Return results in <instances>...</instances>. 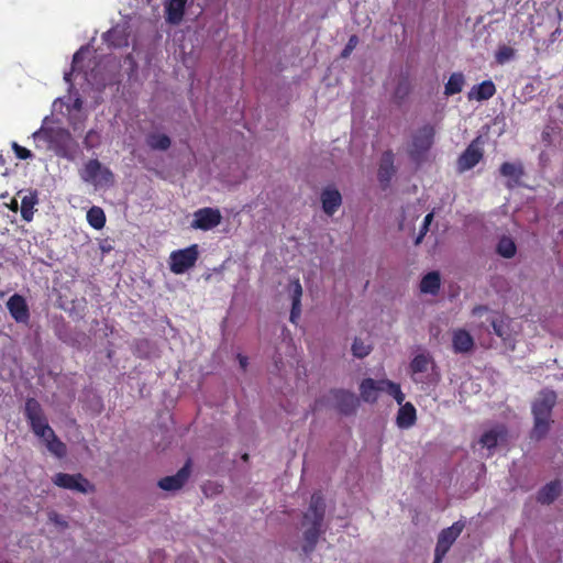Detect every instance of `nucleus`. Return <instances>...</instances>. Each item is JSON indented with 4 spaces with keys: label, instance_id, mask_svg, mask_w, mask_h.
<instances>
[{
    "label": "nucleus",
    "instance_id": "f257e3e1",
    "mask_svg": "<svg viewBox=\"0 0 563 563\" xmlns=\"http://www.w3.org/2000/svg\"><path fill=\"white\" fill-rule=\"evenodd\" d=\"M51 123V118L45 117L42 126L32 134L36 147L51 150L59 157L74 161L77 157L78 143L67 129Z\"/></svg>",
    "mask_w": 563,
    "mask_h": 563
},
{
    "label": "nucleus",
    "instance_id": "f03ea898",
    "mask_svg": "<svg viewBox=\"0 0 563 563\" xmlns=\"http://www.w3.org/2000/svg\"><path fill=\"white\" fill-rule=\"evenodd\" d=\"M324 508L325 504L322 496L318 493L313 494L302 520V526L306 528L303 531L302 552L306 556H310L314 551L319 537L323 532Z\"/></svg>",
    "mask_w": 563,
    "mask_h": 563
},
{
    "label": "nucleus",
    "instance_id": "7ed1b4c3",
    "mask_svg": "<svg viewBox=\"0 0 563 563\" xmlns=\"http://www.w3.org/2000/svg\"><path fill=\"white\" fill-rule=\"evenodd\" d=\"M472 328L474 330H477L479 333H494L514 349L509 323L504 317L483 306L475 307L472 311Z\"/></svg>",
    "mask_w": 563,
    "mask_h": 563
},
{
    "label": "nucleus",
    "instance_id": "20e7f679",
    "mask_svg": "<svg viewBox=\"0 0 563 563\" xmlns=\"http://www.w3.org/2000/svg\"><path fill=\"white\" fill-rule=\"evenodd\" d=\"M408 372L412 382L420 384L422 388L434 386L440 380L435 362L428 351H421L412 357Z\"/></svg>",
    "mask_w": 563,
    "mask_h": 563
},
{
    "label": "nucleus",
    "instance_id": "39448f33",
    "mask_svg": "<svg viewBox=\"0 0 563 563\" xmlns=\"http://www.w3.org/2000/svg\"><path fill=\"white\" fill-rule=\"evenodd\" d=\"M556 401L554 391H542L532 405L534 426L531 437L536 440L542 439L550 429L551 412Z\"/></svg>",
    "mask_w": 563,
    "mask_h": 563
},
{
    "label": "nucleus",
    "instance_id": "423d86ee",
    "mask_svg": "<svg viewBox=\"0 0 563 563\" xmlns=\"http://www.w3.org/2000/svg\"><path fill=\"white\" fill-rule=\"evenodd\" d=\"M80 178L95 187H110L113 185L112 172L98 159L88 161L80 170Z\"/></svg>",
    "mask_w": 563,
    "mask_h": 563
},
{
    "label": "nucleus",
    "instance_id": "0eeeda50",
    "mask_svg": "<svg viewBox=\"0 0 563 563\" xmlns=\"http://www.w3.org/2000/svg\"><path fill=\"white\" fill-rule=\"evenodd\" d=\"M24 413L36 437L43 439L53 435V429L47 423L41 405L35 399L30 398L26 400Z\"/></svg>",
    "mask_w": 563,
    "mask_h": 563
},
{
    "label": "nucleus",
    "instance_id": "6e6552de",
    "mask_svg": "<svg viewBox=\"0 0 563 563\" xmlns=\"http://www.w3.org/2000/svg\"><path fill=\"white\" fill-rule=\"evenodd\" d=\"M507 438L506 427L503 424H495L486 429L477 441L478 450L482 456L489 457L494 454L495 449L504 443Z\"/></svg>",
    "mask_w": 563,
    "mask_h": 563
},
{
    "label": "nucleus",
    "instance_id": "1a4fd4ad",
    "mask_svg": "<svg viewBox=\"0 0 563 563\" xmlns=\"http://www.w3.org/2000/svg\"><path fill=\"white\" fill-rule=\"evenodd\" d=\"M434 129L430 124H426L418 129L413 135L410 145V156L415 161H420L433 144Z\"/></svg>",
    "mask_w": 563,
    "mask_h": 563
},
{
    "label": "nucleus",
    "instance_id": "9d476101",
    "mask_svg": "<svg viewBox=\"0 0 563 563\" xmlns=\"http://www.w3.org/2000/svg\"><path fill=\"white\" fill-rule=\"evenodd\" d=\"M198 260V246L196 244L184 250L174 251L169 257L170 271L177 275L184 274L195 266Z\"/></svg>",
    "mask_w": 563,
    "mask_h": 563
},
{
    "label": "nucleus",
    "instance_id": "9b49d317",
    "mask_svg": "<svg viewBox=\"0 0 563 563\" xmlns=\"http://www.w3.org/2000/svg\"><path fill=\"white\" fill-rule=\"evenodd\" d=\"M464 525L461 522H454L451 527L443 529L439 537L438 542L434 550V561L433 563H441L451 545L457 539V537L463 531Z\"/></svg>",
    "mask_w": 563,
    "mask_h": 563
},
{
    "label": "nucleus",
    "instance_id": "f8f14e48",
    "mask_svg": "<svg viewBox=\"0 0 563 563\" xmlns=\"http://www.w3.org/2000/svg\"><path fill=\"white\" fill-rule=\"evenodd\" d=\"M53 483L62 488L87 494L93 489V486L81 474L57 473Z\"/></svg>",
    "mask_w": 563,
    "mask_h": 563
},
{
    "label": "nucleus",
    "instance_id": "ddd939ff",
    "mask_svg": "<svg viewBox=\"0 0 563 563\" xmlns=\"http://www.w3.org/2000/svg\"><path fill=\"white\" fill-rule=\"evenodd\" d=\"M222 216L218 209L201 208L194 212V220L190 224L192 229L208 231L218 227Z\"/></svg>",
    "mask_w": 563,
    "mask_h": 563
},
{
    "label": "nucleus",
    "instance_id": "4468645a",
    "mask_svg": "<svg viewBox=\"0 0 563 563\" xmlns=\"http://www.w3.org/2000/svg\"><path fill=\"white\" fill-rule=\"evenodd\" d=\"M483 157V150L479 147L477 140L473 141L462 153L457 161L460 172H466L473 168Z\"/></svg>",
    "mask_w": 563,
    "mask_h": 563
},
{
    "label": "nucleus",
    "instance_id": "2eb2a0df",
    "mask_svg": "<svg viewBox=\"0 0 563 563\" xmlns=\"http://www.w3.org/2000/svg\"><path fill=\"white\" fill-rule=\"evenodd\" d=\"M190 475V463L187 462L175 475L166 476L158 482V486L167 492L180 489Z\"/></svg>",
    "mask_w": 563,
    "mask_h": 563
},
{
    "label": "nucleus",
    "instance_id": "dca6fc26",
    "mask_svg": "<svg viewBox=\"0 0 563 563\" xmlns=\"http://www.w3.org/2000/svg\"><path fill=\"white\" fill-rule=\"evenodd\" d=\"M7 308L11 314V317L16 322H26L30 318L29 308L25 299L18 294H14L7 301Z\"/></svg>",
    "mask_w": 563,
    "mask_h": 563
},
{
    "label": "nucleus",
    "instance_id": "f3484780",
    "mask_svg": "<svg viewBox=\"0 0 563 563\" xmlns=\"http://www.w3.org/2000/svg\"><path fill=\"white\" fill-rule=\"evenodd\" d=\"M187 0H166L165 2V19L166 22L177 25L181 22L185 13Z\"/></svg>",
    "mask_w": 563,
    "mask_h": 563
},
{
    "label": "nucleus",
    "instance_id": "a211bd4d",
    "mask_svg": "<svg viewBox=\"0 0 563 563\" xmlns=\"http://www.w3.org/2000/svg\"><path fill=\"white\" fill-rule=\"evenodd\" d=\"M474 346L473 336L464 329L452 332V347L455 353H467Z\"/></svg>",
    "mask_w": 563,
    "mask_h": 563
},
{
    "label": "nucleus",
    "instance_id": "6ab92c4d",
    "mask_svg": "<svg viewBox=\"0 0 563 563\" xmlns=\"http://www.w3.org/2000/svg\"><path fill=\"white\" fill-rule=\"evenodd\" d=\"M322 209L328 216H333L342 203V197L339 190L325 188L321 194Z\"/></svg>",
    "mask_w": 563,
    "mask_h": 563
},
{
    "label": "nucleus",
    "instance_id": "aec40b11",
    "mask_svg": "<svg viewBox=\"0 0 563 563\" xmlns=\"http://www.w3.org/2000/svg\"><path fill=\"white\" fill-rule=\"evenodd\" d=\"M289 294L291 297L290 321L295 323L301 312L302 287L299 279H294L290 282Z\"/></svg>",
    "mask_w": 563,
    "mask_h": 563
},
{
    "label": "nucleus",
    "instance_id": "412c9836",
    "mask_svg": "<svg viewBox=\"0 0 563 563\" xmlns=\"http://www.w3.org/2000/svg\"><path fill=\"white\" fill-rule=\"evenodd\" d=\"M383 390L382 380H374L372 378L364 379L360 385L361 397L366 402H374L378 398L379 391Z\"/></svg>",
    "mask_w": 563,
    "mask_h": 563
},
{
    "label": "nucleus",
    "instance_id": "4be33fe9",
    "mask_svg": "<svg viewBox=\"0 0 563 563\" xmlns=\"http://www.w3.org/2000/svg\"><path fill=\"white\" fill-rule=\"evenodd\" d=\"M496 92L495 85L492 80H485L481 82L479 85L473 86V88L470 90L467 98L470 100H487L492 98Z\"/></svg>",
    "mask_w": 563,
    "mask_h": 563
},
{
    "label": "nucleus",
    "instance_id": "5701e85b",
    "mask_svg": "<svg viewBox=\"0 0 563 563\" xmlns=\"http://www.w3.org/2000/svg\"><path fill=\"white\" fill-rule=\"evenodd\" d=\"M416 421V409L412 404L406 402L398 410L396 422L401 429H408Z\"/></svg>",
    "mask_w": 563,
    "mask_h": 563
},
{
    "label": "nucleus",
    "instance_id": "b1692460",
    "mask_svg": "<svg viewBox=\"0 0 563 563\" xmlns=\"http://www.w3.org/2000/svg\"><path fill=\"white\" fill-rule=\"evenodd\" d=\"M103 40L112 47L128 45V36L124 27L115 26L103 34Z\"/></svg>",
    "mask_w": 563,
    "mask_h": 563
},
{
    "label": "nucleus",
    "instance_id": "393cba45",
    "mask_svg": "<svg viewBox=\"0 0 563 563\" xmlns=\"http://www.w3.org/2000/svg\"><path fill=\"white\" fill-rule=\"evenodd\" d=\"M395 173L394 168V155L390 152H386L382 156L378 178L382 183H388Z\"/></svg>",
    "mask_w": 563,
    "mask_h": 563
},
{
    "label": "nucleus",
    "instance_id": "a878e982",
    "mask_svg": "<svg viewBox=\"0 0 563 563\" xmlns=\"http://www.w3.org/2000/svg\"><path fill=\"white\" fill-rule=\"evenodd\" d=\"M441 286V279L438 272L428 273L420 282V291L422 294L437 295Z\"/></svg>",
    "mask_w": 563,
    "mask_h": 563
},
{
    "label": "nucleus",
    "instance_id": "bb28decb",
    "mask_svg": "<svg viewBox=\"0 0 563 563\" xmlns=\"http://www.w3.org/2000/svg\"><path fill=\"white\" fill-rule=\"evenodd\" d=\"M37 192L29 191L21 200V216L23 220L31 221L34 214V206L37 203Z\"/></svg>",
    "mask_w": 563,
    "mask_h": 563
},
{
    "label": "nucleus",
    "instance_id": "cd10ccee",
    "mask_svg": "<svg viewBox=\"0 0 563 563\" xmlns=\"http://www.w3.org/2000/svg\"><path fill=\"white\" fill-rule=\"evenodd\" d=\"M336 400L339 401L340 410L344 413H351L357 406V398L354 394L349 391L340 390L335 394Z\"/></svg>",
    "mask_w": 563,
    "mask_h": 563
},
{
    "label": "nucleus",
    "instance_id": "c85d7f7f",
    "mask_svg": "<svg viewBox=\"0 0 563 563\" xmlns=\"http://www.w3.org/2000/svg\"><path fill=\"white\" fill-rule=\"evenodd\" d=\"M560 493V483L551 482L547 484L538 494V500L542 504L552 503Z\"/></svg>",
    "mask_w": 563,
    "mask_h": 563
},
{
    "label": "nucleus",
    "instance_id": "c756f323",
    "mask_svg": "<svg viewBox=\"0 0 563 563\" xmlns=\"http://www.w3.org/2000/svg\"><path fill=\"white\" fill-rule=\"evenodd\" d=\"M42 441L53 455L57 457H64L66 455V445L55 435L54 431L52 437H45Z\"/></svg>",
    "mask_w": 563,
    "mask_h": 563
},
{
    "label": "nucleus",
    "instance_id": "7c9ffc66",
    "mask_svg": "<svg viewBox=\"0 0 563 563\" xmlns=\"http://www.w3.org/2000/svg\"><path fill=\"white\" fill-rule=\"evenodd\" d=\"M146 143L152 150L166 151L172 142L166 134L152 133L146 137Z\"/></svg>",
    "mask_w": 563,
    "mask_h": 563
},
{
    "label": "nucleus",
    "instance_id": "2f4dec72",
    "mask_svg": "<svg viewBox=\"0 0 563 563\" xmlns=\"http://www.w3.org/2000/svg\"><path fill=\"white\" fill-rule=\"evenodd\" d=\"M464 86V76L461 73H454L450 76L444 87V93L446 96H453L462 91Z\"/></svg>",
    "mask_w": 563,
    "mask_h": 563
},
{
    "label": "nucleus",
    "instance_id": "473e14b6",
    "mask_svg": "<svg viewBox=\"0 0 563 563\" xmlns=\"http://www.w3.org/2000/svg\"><path fill=\"white\" fill-rule=\"evenodd\" d=\"M87 221L93 229H102L106 224V216L103 210L99 207L90 208L87 212Z\"/></svg>",
    "mask_w": 563,
    "mask_h": 563
},
{
    "label": "nucleus",
    "instance_id": "72a5a7b5",
    "mask_svg": "<svg viewBox=\"0 0 563 563\" xmlns=\"http://www.w3.org/2000/svg\"><path fill=\"white\" fill-rule=\"evenodd\" d=\"M517 247L512 239L503 236L497 244V253L505 257L511 258L516 254Z\"/></svg>",
    "mask_w": 563,
    "mask_h": 563
},
{
    "label": "nucleus",
    "instance_id": "f704fd0d",
    "mask_svg": "<svg viewBox=\"0 0 563 563\" xmlns=\"http://www.w3.org/2000/svg\"><path fill=\"white\" fill-rule=\"evenodd\" d=\"M500 173L505 177L518 180L522 175V168L520 165L514 163H504L500 166Z\"/></svg>",
    "mask_w": 563,
    "mask_h": 563
},
{
    "label": "nucleus",
    "instance_id": "c9c22d12",
    "mask_svg": "<svg viewBox=\"0 0 563 563\" xmlns=\"http://www.w3.org/2000/svg\"><path fill=\"white\" fill-rule=\"evenodd\" d=\"M410 90H411V85H410V81L408 80V78H400L395 88L394 97L397 100L401 101L409 95Z\"/></svg>",
    "mask_w": 563,
    "mask_h": 563
},
{
    "label": "nucleus",
    "instance_id": "e433bc0d",
    "mask_svg": "<svg viewBox=\"0 0 563 563\" xmlns=\"http://www.w3.org/2000/svg\"><path fill=\"white\" fill-rule=\"evenodd\" d=\"M352 352L354 356L362 358L369 354L371 346L365 344L362 340L355 339L352 344Z\"/></svg>",
    "mask_w": 563,
    "mask_h": 563
},
{
    "label": "nucleus",
    "instance_id": "4c0bfd02",
    "mask_svg": "<svg viewBox=\"0 0 563 563\" xmlns=\"http://www.w3.org/2000/svg\"><path fill=\"white\" fill-rule=\"evenodd\" d=\"M515 56V51L509 46H501L496 53V60L499 64L509 62Z\"/></svg>",
    "mask_w": 563,
    "mask_h": 563
},
{
    "label": "nucleus",
    "instance_id": "58836bf2",
    "mask_svg": "<svg viewBox=\"0 0 563 563\" xmlns=\"http://www.w3.org/2000/svg\"><path fill=\"white\" fill-rule=\"evenodd\" d=\"M432 219H433V213H428L426 217H424V220H423V223H422V227L420 229V233L419 235L417 236L416 239V244H420L423 236L426 235V233L428 232L429 230V225L430 223L432 222Z\"/></svg>",
    "mask_w": 563,
    "mask_h": 563
},
{
    "label": "nucleus",
    "instance_id": "ea45409f",
    "mask_svg": "<svg viewBox=\"0 0 563 563\" xmlns=\"http://www.w3.org/2000/svg\"><path fill=\"white\" fill-rule=\"evenodd\" d=\"M12 150L20 159H27L33 156L30 150L19 145L16 142L12 143Z\"/></svg>",
    "mask_w": 563,
    "mask_h": 563
},
{
    "label": "nucleus",
    "instance_id": "a19ab883",
    "mask_svg": "<svg viewBox=\"0 0 563 563\" xmlns=\"http://www.w3.org/2000/svg\"><path fill=\"white\" fill-rule=\"evenodd\" d=\"M98 143H99L98 134L93 130L88 131V133L86 134V136L84 139L85 146L87 148H93L95 146H97Z\"/></svg>",
    "mask_w": 563,
    "mask_h": 563
},
{
    "label": "nucleus",
    "instance_id": "79ce46f5",
    "mask_svg": "<svg viewBox=\"0 0 563 563\" xmlns=\"http://www.w3.org/2000/svg\"><path fill=\"white\" fill-rule=\"evenodd\" d=\"M382 384H383L382 391H386L387 394H389L393 397L396 395L397 390L400 389V386L398 384L390 382L388 379H383Z\"/></svg>",
    "mask_w": 563,
    "mask_h": 563
},
{
    "label": "nucleus",
    "instance_id": "37998d69",
    "mask_svg": "<svg viewBox=\"0 0 563 563\" xmlns=\"http://www.w3.org/2000/svg\"><path fill=\"white\" fill-rule=\"evenodd\" d=\"M358 43V38L356 35H352L350 38H349V42L347 44L345 45L343 52H342V56L343 57H347L351 52L355 48V46L357 45Z\"/></svg>",
    "mask_w": 563,
    "mask_h": 563
},
{
    "label": "nucleus",
    "instance_id": "c03bdc74",
    "mask_svg": "<svg viewBox=\"0 0 563 563\" xmlns=\"http://www.w3.org/2000/svg\"><path fill=\"white\" fill-rule=\"evenodd\" d=\"M48 518L55 525L63 526V527L66 526L65 520L58 514H56L54 511L49 512Z\"/></svg>",
    "mask_w": 563,
    "mask_h": 563
},
{
    "label": "nucleus",
    "instance_id": "a18cd8bd",
    "mask_svg": "<svg viewBox=\"0 0 563 563\" xmlns=\"http://www.w3.org/2000/svg\"><path fill=\"white\" fill-rule=\"evenodd\" d=\"M85 51L86 49L84 47H81L79 51H77L74 54V57H73V64L74 65L78 64L81 60Z\"/></svg>",
    "mask_w": 563,
    "mask_h": 563
},
{
    "label": "nucleus",
    "instance_id": "49530a36",
    "mask_svg": "<svg viewBox=\"0 0 563 563\" xmlns=\"http://www.w3.org/2000/svg\"><path fill=\"white\" fill-rule=\"evenodd\" d=\"M395 400L397 401V404L401 407L404 406V400H405V395L404 393L401 391V389L397 390L396 395L394 396Z\"/></svg>",
    "mask_w": 563,
    "mask_h": 563
},
{
    "label": "nucleus",
    "instance_id": "de8ad7c7",
    "mask_svg": "<svg viewBox=\"0 0 563 563\" xmlns=\"http://www.w3.org/2000/svg\"><path fill=\"white\" fill-rule=\"evenodd\" d=\"M81 107H82V100H81V98H80V97H78V96H77V97L74 99L73 103H71V108H73L74 110H80V109H81Z\"/></svg>",
    "mask_w": 563,
    "mask_h": 563
},
{
    "label": "nucleus",
    "instance_id": "09e8293b",
    "mask_svg": "<svg viewBox=\"0 0 563 563\" xmlns=\"http://www.w3.org/2000/svg\"><path fill=\"white\" fill-rule=\"evenodd\" d=\"M238 358H239L240 366H241L243 369H245V368H246V366H247V357H245V356H243V355L239 354V355H238Z\"/></svg>",
    "mask_w": 563,
    "mask_h": 563
},
{
    "label": "nucleus",
    "instance_id": "8fccbe9b",
    "mask_svg": "<svg viewBox=\"0 0 563 563\" xmlns=\"http://www.w3.org/2000/svg\"><path fill=\"white\" fill-rule=\"evenodd\" d=\"M70 76H71V73H65V75H64L65 81L69 82L70 81Z\"/></svg>",
    "mask_w": 563,
    "mask_h": 563
}]
</instances>
